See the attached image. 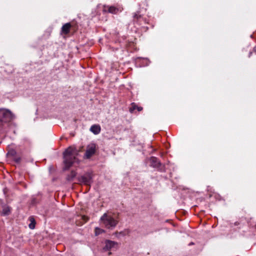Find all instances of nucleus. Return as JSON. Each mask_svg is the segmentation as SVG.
<instances>
[{
    "label": "nucleus",
    "instance_id": "obj_1",
    "mask_svg": "<svg viewBox=\"0 0 256 256\" xmlns=\"http://www.w3.org/2000/svg\"><path fill=\"white\" fill-rule=\"evenodd\" d=\"M79 150L74 146H69L64 152V170H67L72 166L73 164L77 161L76 156Z\"/></svg>",
    "mask_w": 256,
    "mask_h": 256
},
{
    "label": "nucleus",
    "instance_id": "obj_2",
    "mask_svg": "<svg viewBox=\"0 0 256 256\" xmlns=\"http://www.w3.org/2000/svg\"><path fill=\"white\" fill-rule=\"evenodd\" d=\"M102 223L104 226L108 228L112 229L116 226L118 223V220L114 219L110 215L104 213L100 219Z\"/></svg>",
    "mask_w": 256,
    "mask_h": 256
},
{
    "label": "nucleus",
    "instance_id": "obj_3",
    "mask_svg": "<svg viewBox=\"0 0 256 256\" xmlns=\"http://www.w3.org/2000/svg\"><path fill=\"white\" fill-rule=\"evenodd\" d=\"M14 118V115L8 110H0V121L6 123L11 122Z\"/></svg>",
    "mask_w": 256,
    "mask_h": 256
},
{
    "label": "nucleus",
    "instance_id": "obj_4",
    "mask_svg": "<svg viewBox=\"0 0 256 256\" xmlns=\"http://www.w3.org/2000/svg\"><path fill=\"white\" fill-rule=\"evenodd\" d=\"M78 180L80 183L90 186L92 182V174L90 172L86 173L83 176L78 177Z\"/></svg>",
    "mask_w": 256,
    "mask_h": 256
},
{
    "label": "nucleus",
    "instance_id": "obj_5",
    "mask_svg": "<svg viewBox=\"0 0 256 256\" xmlns=\"http://www.w3.org/2000/svg\"><path fill=\"white\" fill-rule=\"evenodd\" d=\"M122 8L120 6L116 7L114 6H103L102 11L104 12H108L112 14H116L118 12H122Z\"/></svg>",
    "mask_w": 256,
    "mask_h": 256
},
{
    "label": "nucleus",
    "instance_id": "obj_6",
    "mask_svg": "<svg viewBox=\"0 0 256 256\" xmlns=\"http://www.w3.org/2000/svg\"><path fill=\"white\" fill-rule=\"evenodd\" d=\"M96 151V145L95 144L91 143L88 145L84 154V158H90L94 154Z\"/></svg>",
    "mask_w": 256,
    "mask_h": 256
},
{
    "label": "nucleus",
    "instance_id": "obj_7",
    "mask_svg": "<svg viewBox=\"0 0 256 256\" xmlns=\"http://www.w3.org/2000/svg\"><path fill=\"white\" fill-rule=\"evenodd\" d=\"M104 246L103 248L104 251H109L114 248H117L118 247V243L116 242L106 240L104 242Z\"/></svg>",
    "mask_w": 256,
    "mask_h": 256
},
{
    "label": "nucleus",
    "instance_id": "obj_8",
    "mask_svg": "<svg viewBox=\"0 0 256 256\" xmlns=\"http://www.w3.org/2000/svg\"><path fill=\"white\" fill-rule=\"evenodd\" d=\"M150 166L158 169V170H164V166L156 157L152 156L150 159Z\"/></svg>",
    "mask_w": 256,
    "mask_h": 256
},
{
    "label": "nucleus",
    "instance_id": "obj_9",
    "mask_svg": "<svg viewBox=\"0 0 256 256\" xmlns=\"http://www.w3.org/2000/svg\"><path fill=\"white\" fill-rule=\"evenodd\" d=\"M72 26V25L70 23L65 24L62 28V32L65 34H67L69 33L70 28Z\"/></svg>",
    "mask_w": 256,
    "mask_h": 256
},
{
    "label": "nucleus",
    "instance_id": "obj_10",
    "mask_svg": "<svg viewBox=\"0 0 256 256\" xmlns=\"http://www.w3.org/2000/svg\"><path fill=\"white\" fill-rule=\"evenodd\" d=\"M100 126L98 124H94L90 128V130L94 134H98L100 132Z\"/></svg>",
    "mask_w": 256,
    "mask_h": 256
},
{
    "label": "nucleus",
    "instance_id": "obj_11",
    "mask_svg": "<svg viewBox=\"0 0 256 256\" xmlns=\"http://www.w3.org/2000/svg\"><path fill=\"white\" fill-rule=\"evenodd\" d=\"M142 109L143 108L142 106H138L134 102H132L131 104V106L129 110L130 112L132 113L135 110H137L138 112H140Z\"/></svg>",
    "mask_w": 256,
    "mask_h": 256
},
{
    "label": "nucleus",
    "instance_id": "obj_12",
    "mask_svg": "<svg viewBox=\"0 0 256 256\" xmlns=\"http://www.w3.org/2000/svg\"><path fill=\"white\" fill-rule=\"evenodd\" d=\"M76 172L74 170H72L70 174L67 176L66 180L68 181H72L76 177Z\"/></svg>",
    "mask_w": 256,
    "mask_h": 256
},
{
    "label": "nucleus",
    "instance_id": "obj_13",
    "mask_svg": "<svg viewBox=\"0 0 256 256\" xmlns=\"http://www.w3.org/2000/svg\"><path fill=\"white\" fill-rule=\"evenodd\" d=\"M29 220L30 222V223L29 224V228L30 229H34L35 227L36 224L34 218L33 217L30 216L29 218Z\"/></svg>",
    "mask_w": 256,
    "mask_h": 256
},
{
    "label": "nucleus",
    "instance_id": "obj_14",
    "mask_svg": "<svg viewBox=\"0 0 256 256\" xmlns=\"http://www.w3.org/2000/svg\"><path fill=\"white\" fill-rule=\"evenodd\" d=\"M105 232V230L100 228H95V234L96 236H98L102 233H104Z\"/></svg>",
    "mask_w": 256,
    "mask_h": 256
},
{
    "label": "nucleus",
    "instance_id": "obj_15",
    "mask_svg": "<svg viewBox=\"0 0 256 256\" xmlns=\"http://www.w3.org/2000/svg\"><path fill=\"white\" fill-rule=\"evenodd\" d=\"M10 208L7 206L3 208L2 213L4 215H8L10 213Z\"/></svg>",
    "mask_w": 256,
    "mask_h": 256
},
{
    "label": "nucleus",
    "instance_id": "obj_16",
    "mask_svg": "<svg viewBox=\"0 0 256 256\" xmlns=\"http://www.w3.org/2000/svg\"><path fill=\"white\" fill-rule=\"evenodd\" d=\"M254 52V53H256V46H255L254 48H253V50H252V52H249V54H248V57H250L251 55Z\"/></svg>",
    "mask_w": 256,
    "mask_h": 256
},
{
    "label": "nucleus",
    "instance_id": "obj_17",
    "mask_svg": "<svg viewBox=\"0 0 256 256\" xmlns=\"http://www.w3.org/2000/svg\"><path fill=\"white\" fill-rule=\"evenodd\" d=\"M134 17L135 19L138 20L141 18V16L140 15H138V14H135Z\"/></svg>",
    "mask_w": 256,
    "mask_h": 256
},
{
    "label": "nucleus",
    "instance_id": "obj_18",
    "mask_svg": "<svg viewBox=\"0 0 256 256\" xmlns=\"http://www.w3.org/2000/svg\"><path fill=\"white\" fill-rule=\"evenodd\" d=\"M15 161L16 162H20V158H16L15 160Z\"/></svg>",
    "mask_w": 256,
    "mask_h": 256
},
{
    "label": "nucleus",
    "instance_id": "obj_19",
    "mask_svg": "<svg viewBox=\"0 0 256 256\" xmlns=\"http://www.w3.org/2000/svg\"><path fill=\"white\" fill-rule=\"evenodd\" d=\"M82 218L86 222L88 220V218L86 216H82Z\"/></svg>",
    "mask_w": 256,
    "mask_h": 256
},
{
    "label": "nucleus",
    "instance_id": "obj_20",
    "mask_svg": "<svg viewBox=\"0 0 256 256\" xmlns=\"http://www.w3.org/2000/svg\"><path fill=\"white\" fill-rule=\"evenodd\" d=\"M112 254V252H108V255H110Z\"/></svg>",
    "mask_w": 256,
    "mask_h": 256
}]
</instances>
